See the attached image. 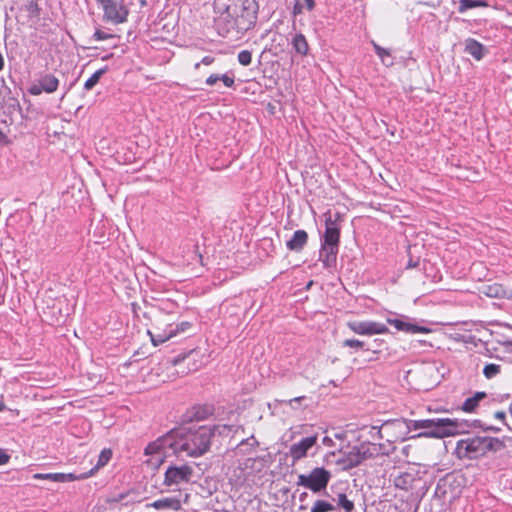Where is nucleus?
Listing matches in <instances>:
<instances>
[{"label":"nucleus","instance_id":"49","mask_svg":"<svg viewBox=\"0 0 512 512\" xmlns=\"http://www.w3.org/2000/svg\"><path fill=\"white\" fill-rule=\"evenodd\" d=\"M305 399L304 396H300V397H296V398H293V399H290L289 401H287V403L293 407V403H298L300 402L301 400Z\"/></svg>","mask_w":512,"mask_h":512},{"label":"nucleus","instance_id":"45","mask_svg":"<svg viewBox=\"0 0 512 512\" xmlns=\"http://www.w3.org/2000/svg\"><path fill=\"white\" fill-rule=\"evenodd\" d=\"M201 63L206 66H209L214 63V58L211 56H205L202 58Z\"/></svg>","mask_w":512,"mask_h":512},{"label":"nucleus","instance_id":"33","mask_svg":"<svg viewBox=\"0 0 512 512\" xmlns=\"http://www.w3.org/2000/svg\"><path fill=\"white\" fill-rule=\"evenodd\" d=\"M238 61L243 66H248L252 62V53L249 50H242L238 54Z\"/></svg>","mask_w":512,"mask_h":512},{"label":"nucleus","instance_id":"29","mask_svg":"<svg viewBox=\"0 0 512 512\" xmlns=\"http://www.w3.org/2000/svg\"><path fill=\"white\" fill-rule=\"evenodd\" d=\"M335 507L325 500H317L311 508V512H332Z\"/></svg>","mask_w":512,"mask_h":512},{"label":"nucleus","instance_id":"48","mask_svg":"<svg viewBox=\"0 0 512 512\" xmlns=\"http://www.w3.org/2000/svg\"><path fill=\"white\" fill-rule=\"evenodd\" d=\"M8 142L9 141L7 135L2 130H0V145H6Z\"/></svg>","mask_w":512,"mask_h":512},{"label":"nucleus","instance_id":"41","mask_svg":"<svg viewBox=\"0 0 512 512\" xmlns=\"http://www.w3.org/2000/svg\"><path fill=\"white\" fill-rule=\"evenodd\" d=\"M29 91L32 95H40L44 90L42 88L41 83L39 82L37 84L32 85Z\"/></svg>","mask_w":512,"mask_h":512},{"label":"nucleus","instance_id":"6","mask_svg":"<svg viewBox=\"0 0 512 512\" xmlns=\"http://www.w3.org/2000/svg\"><path fill=\"white\" fill-rule=\"evenodd\" d=\"M331 477L329 470L324 467H315L308 474H299L296 484L313 493H319L327 488Z\"/></svg>","mask_w":512,"mask_h":512},{"label":"nucleus","instance_id":"21","mask_svg":"<svg viewBox=\"0 0 512 512\" xmlns=\"http://www.w3.org/2000/svg\"><path fill=\"white\" fill-rule=\"evenodd\" d=\"M214 412V408L211 405H196L192 408L191 418L197 421L205 420L211 416Z\"/></svg>","mask_w":512,"mask_h":512},{"label":"nucleus","instance_id":"23","mask_svg":"<svg viewBox=\"0 0 512 512\" xmlns=\"http://www.w3.org/2000/svg\"><path fill=\"white\" fill-rule=\"evenodd\" d=\"M293 48L297 53L305 56L308 53L309 45L303 34H296L292 40Z\"/></svg>","mask_w":512,"mask_h":512},{"label":"nucleus","instance_id":"47","mask_svg":"<svg viewBox=\"0 0 512 512\" xmlns=\"http://www.w3.org/2000/svg\"><path fill=\"white\" fill-rule=\"evenodd\" d=\"M494 417L500 421H505V418H506V414L504 411H497L495 412L494 414Z\"/></svg>","mask_w":512,"mask_h":512},{"label":"nucleus","instance_id":"8","mask_svg":"<svg viewBox=\"0 0 512 512\" xmlns=\"http://www.w3.org/2000/svg\"><path fill=\"white\" fill-rule=\"evenodd\" d=\"M172 444V433L149 443L145 448V455L151 456V459H149L148 462L151 465L159 466L166 457V448L169 447L172 449Z\"/></svg>","mask_w":512,"mask_h":512},{"label":"nucleus","instance_id":"56","mask_svg":"<svg viewBox=\"0 0 512 512\" xmlns=\"http://www.w3.org/2000/svg\"><path fill=\"white\" fill-rule=\"evenodd\" d=\"M431 428H424L421 431H429Z\"/></svg>","mask_w":512,"mask_h":512},{"label":"nucleus","instance_id":"44","mask_svg":"<svg viewBox=\"0 0 512 512\" xmlns=\"http://www.w3.org/2000/svg\"><path fill=\"white\" fill-rule=\"evenodd\" d=\"M10 459V456L0 450V466L6 464Z\"/></svg>","mask_w":512,"mask_h":512},{"label":"nucleus","instance_id":"36","mask_svg":"<svg viewBox=\"0 0 512 512\" xmlns=\"http://www.w3.org/2000/svg\"><path fill=\"white\" fill-rule=\"evenodd\" d=\"M343 346L351 347L356 349H362L364 347V342L358 339H346L343 342Z\"/></svg>","mask_w":512,"mask_h":512},{"label":"nucleus","instance_id":"52","mask_svg":"<svg viewBox=\"0 0 512 512\" xmlns=\"http://www.w3.org/2000/svg\"><path fill=\"white\" fill-rule=\"evenodd\" d=\"M307 497V493L303 492L300 494V500L303 501Z\"/></svg>","mask_w":512,"mask_h":512},{"label":"nucleus","instance_id":"22","mask_svg":"<svg viewBox=\"0 0 512 512\" xmlns=\"http://www.w3.org/2000/svg\"><path fill=\"white\" fill-rule=\"evenodd\" d=\"M486 397L485 392H476L472 397L467 398L462 404V410L473 412L479 405V402Z\"/></svg>","mask_w":512,"mask_h":512},{"label":"nucleus","instance_id":"24","mask_svg":"<svg viewBox=\"0 0 512 512\" xmlns=\"http://www.w3.org/2000/svg\"><path fill=\"white\" fill-rule=\"evenodd\" d=\"M40 83L44 92L53 93L58 88L59 80L54 75L48 74L41 78Z\"/></svg>","mask_w":512,"mask_h":512},{"label":"nucleus","instance_id":"20","mask_svg":"<svg viewBox=\"0 0 512 512\" xmlns=\"http://www.w3.org/2000/svg\"><path fill=\"white\" fill-rule=\"evenodd\" d=\"M465 51L476 60H481L484 56L483 45L472 38H469L465 41Z\"/></svg>","mask_w":512,"mask_h":512},{"label":"nucleus","instance_id":"1","mask_svg":"<svg viewBox=\"0 0 512 512\" xmlns=\"http://www.w3.org/2000/svg\"><path fill=\"white\" fill-rule=\"evenodd\" d=\"M213 8L216 29L223 37H240L252 29L257 20V4L254 0H214Z\"/></svg>","mask_w":512,"mask_h":512},{"label":"nucleus","instance_id":"26","mask_svg":"<svg viewBox=\"0 0 512 512\" xmlns=\"http://www.w3.org/2000/svg\"><path fill=\"white\" fill-rule=\"evenodd\" d=\"M208 427L212 430V437L215 434H218L220 436H228L230 433L235 432V426L227 424H218Z\"/></svg>","mask_w":512,"mask_h":512},{"label":"nucleus","instance_id":"51","mask_svg":"<svg viewBox=\"0 0 512 512\" xmlns=\"http://www.w3.org/2000/svg\"><path fill=\"white\" fill-rule=\"evenodd\" d=\"M3 67H4V59H3L2 54L0 53V71L3 69Z\"/></svg>","mask_w":512,"mask_h":512},{"label":"nucleus","instance_id":"25","mask_svg":"<svg viewBox=\"0 0 512 512\" xmlns=\"http://www.w3.org/2000/svg\"><path fill=\"white\" fill-rule=\"evenodd\" d=\"M488 3L485 0H460L458 11L460 13L465 12L468 9L478 8V7H488Z\"/></svg>","mask_w":512,"mask_h":512},{"label":"nucleus","instance_id":"50","mask_svg":"<svg viewBox=\"0 0 512 512\" xmlns=\"http://www.w3.org/2000/svg\"><path fill=\"white\" fill-rule=\"evenodd\" d=\"M485 430H487V431H493V432H499V431H500V429H499V428L494 427V426H488V427H486V428H485Z\"/></svg>","mask_w":512,"mask_h":512},{"label":"nucleus","instance_id":"34","mask_svg":"<svg viewBox=\"0 0 512 512\" xmlns=\"http://www.w3.org/2000/svg\"><path fill=\"white\" fill-rule=\"evenodd\" d=\"M94 469H91L88 473H82L80 475H75L73 473L65 474V482L86 479L93 475Z\"/></svg>","mask_w":512,"mask_h":512},{"label":"nucleus","instance_id":"9","mask_svg":"<svg viewBox=\"0 0 512 512\" xmlns=\"http://www.w3.org/2000/svg\"><path fill=\"white\" fill-rule=\"evenodd\" d=\"M190 327L191 324L189 322L183 321L177 324H168L163 330L156 328L155 331H148V334L150 335L153 345L158 346L174 336L187 331Z\"/></svg>","mask_w":512,"mask_h":512},{"label":"nucleus","instance_id":"31","mask_svg":"<svg viewBox=\"0 0 512 512\" xmlns=\"http://www.w3.org/2000/svg\"><path fill=\"white\" fill-rule=\"evenodd\" d=\"M337 502L340 507H342L345 512H352L354 509V503L349 500L344 493H339L337 496Z\"/></svg>","mask_w":512,"mask_h":512},{"label":"nucleus","instance_id":"14","mask_svg":"<svg viewBox=\"0 0 512 512\" xmlns=\"http://www.w3.org/2000/svg\"><path fill=\"white\" fill-rule=\"evenodd\" d=\"M417 478L418 473L415 471L400 472L394 477L393 484L398 489L408 491L413 488Z\"/></svg>","mask_w":512,"mask_h":512},{"label":"nucleus","instance_id":"40","mask_svg":"<svg viewBox=\"0 0 512 512\" xmlns=\"http://www.w3.org/2000/svg\"><path fill=\"white\" fill-rule=\"evenodd\" d=\"M220 80L224 83L226 87H232L235 82L233 77H230L226 74L220 76Z\"/></svg>","mask_w":512,"mask_h":512},{"label":"nucleus","instance_id":"32","mask_svg":"<svg viewBox=\"0 0 512 512\" xmlns=\"http://www.w3.org/2000/svg\"><path fill=\"white\" fill-rule=\"evenodd\" d=\"M501 371V366L498 364L490 363L487 364L483 369V374L487 379H492L498 375Z\"/></svg>","mask_w":512,"mask_h":512},{"label":"nucleus","instance_id":"53","mask_svg":"<svg viewBox=\"0 0 512 512\" xmlns=\"http://www.w3.org/2000/svg\"><path fill=\"white\" fill-rule=\"evenodd\" d=\"M6 409V406L3 402H0V412L4 411Z\"/></svg>","mask_w":512,"mask_h":512},{"label":"nucleus","instance_id":"46","mask_svg":"<svg viewBox=\"0 0 512 512\" xmlns=\"http://www.w3.org/2000/svg\"><path fill=\"white\" fill-rule=\"evenodd\" d=\"M54 482H65V473H54Z\"/></svg>","mask_w":512,"mask_h":512},{"label":"nucleus","instance_id":"7","mask_svg":"<svg viewBox=\"0 0 512 512\" xmlns=\"http://www.w3.org/2000/svg\"><path fill=\"white\" fill-rule=\"evenodd\" d=\"M103 9V19L113 24L127 22L130 11L123 0H95Z\"/></svg>","mask_w":512,"mask_h":512},{"label":"nucleus","instance_id":"15","mask_svg":"<svg viewBox=\"0 0 512 512\" xmlns=\"http://www.w3.org/2000/svg\"><path fill=\"white\" fill-rule=\"evenodd\" d=\"M361 463L382 453V446L371 442H363L355 446Z\"/></svg>","mask_w":512,"mask_h":512},{"label":"nucleus","instance_id":"42","mask_svg":"<svg viewBox=\"0 0 512 512\" xmlns=\"http://www.w3.org/2000/svg\"><path fill=\"white\" fill-rule=\"evenodd\" d=\"M220 80V76L217 74H212L206 79V84L209 86H213Z\"/></svg>","mask_w":512,"mask_h":512},{"label":"nucleus","instance_id":"55","mask_svg":"<svg viewBox=\"0 0 512 512\" xmlns=\"http://www.w3.org/2000/svg\"><path fill=\"white\" fill-rule=\"evenodd\" d=\"M509 412H510V414L512 416V403L509 405Z\"/></svg>","mask_w":512,"mask_h":512},{"label":"nucleus","instance_id":"28","mask_svg":"<svg viewBox=\"0 0 512 512\" xmlns=\"http://www.w3.org/2000/svg\"><path fill=\"white\" fill-rule=\"evenodd\" d=\"M107 71V68H101L99 70H97L96 72H94L85 82L84 84V88L86 90H91L100 80V78L102 77V75L104 73H106Z\"/></svg>","mask_w":512,"mask_h":512},{"label":"nucleus","instance_id":"2","mask_svg":"<svg viewBox=\"0 0 512 512\" xmlns=\"http://www.w3.org/2000/svg\"><path fill=\"white\" fill-rule=\"evenodd\" d=\"M469 427L468 423L458 419L433 418L422 420L396 419L387 421L384 431L395 430L405 438H445L462 434Z\"/></svg>","mask_w":512,"mask_h":512},{"label":"nucleus","instance_id":"10","mask_svg":"<svg viewBox=\"0 0 512 512\" xmlns=\"http://www.w3.org/2000/svg\"><path fill=\"white\" fill-rule=\"evenodd\" d=\"M347 327L355 334L363 336L387 334L389 332L385 324L376 321H349Z\"/></svg>","mask_w":512,"mask_h":512},{"label":"nucleus","instance_id":"4","mask_svg":"<svg viewBox=\"0 0 512 512\" xmlns=\"http://www.w3.org/2000/svg\"><path fill=\"white\" fill-rule=\"evenodd\" d=\"M505 447L502 440L488 436H472L457 442L455 452L460 459H476L489 451H499Z\"/></svg>","mask_w":512,"mask_h":512},{"label":"nucleus","instance_id":"12","mask_svg":"<svg viewBox=\"0 0 512 512\" xmlns=\"http://www.w3.org/2000/svg\"><path fill=\"white\" fill-rule=\"evenodd\" d=\"M386 321L388 324L395 327L398 331L408 334H428L432 331L430 328L414 323L411 318L405 315H399L398 317H388Z\"/></svg>","mask_w":512,"mask_h":512},{"label":"nucleus","instance_id":"30","mask_svg":"<svg viewBox=\"0 0 512 512\" xmlns=\"http://www.w3.org/2000/svg\"><path fill=\"white\" fill-rule=\"evenodd\" d=\"M376 54L381 59L382 63L386 66L392 65V61L387 62L386 59L391 57V53L388 49H385L375 42H372Z\"/></svg>","mask_w":512,"mask_h":512},{"label":"nucleus","instance_id":"18","mask_svg":"<svg viewBox=\"0 0 512 512\" xmlns=\"http://www.w3.org/2000/svg\"><path fill=\"white\" fill-rule=\"evenodd\" d=\"M338 463L343 466L344 469H351L361 464L359 455L356 447H352L348 452L344 453L342 458L338 460Z\"/></svg>","mask_w":512,"mask_h":512},{"label":"nucleus","instance_id":"43","mask_svg":"<svg viewBox=\"0 0 512 512\" xmlns=\"http://www.w3.org/2000/svg\"><path fill=\"white\" fill-rule=\"evenodd\" d=\"M301 2L304 4L305 9H307L308 11H312L315 7L314 0H301Z\"/></svg>","mask_w":512,"mask_h":512},{"label":"nucleus","instance_id":"37","mask_svg":"<svg viewBox=\"0 0 512 512\" xmlns=\"http://www.w3.org/2000/svg\"><path fill=\"white\" fill-rule=\"evenodd\" d=\"M304 8H305V6L301 2V0H295L294 6H293V9H292V14L294 16L300 15V14L303 13Z\"/></svg>","mask_w":512,"mask_h":512},{"label":"nucleus","instance_id":"38","mask_svg":"<svg viewBox=\"0 0 512 512\" xmlns=\"http://www.w3.org/2000/svg\"><path fill=\"white\" fill-rule=\"evenodd\" d=\"M33 478L37 480L54 481V473H37L33 475Z\"/></svg>","mask_w":512,"mask_h":512},{"label":"nucleus","instance_id":"11","mask_svg":"<svg viewBox=\"0 0 512 512\" xmlns=\"http://www.w3.org/2000/svg\"><path fill=\"white\" fill-rule=\"evenodd\" d=\"M192 474L193 469L187 464L181 466H169L165 472L163 484L166 486H173L189 482Z\"/></svg>","mask_w":512,"mask_h":512},{"label":"nucleus","instance_id":"5","mask_svg":"<svg viewBox=\"0 0 512 512\" xmlns=\"http://www.w3.org/2000/svg\"><path fill=\"white\" fill-rule=\"evenodd\" d=\"M325 233L319 251V260L324 267H332L336 263V256L339 250L340 229L329 217L325 222Z\"/></svg>","mask_w":512,"mask_h":512},{"label":"nucleus","instance_id":"35","mask_svg":"<svg viewBox=\"0 0 512 512\" xmlns=\"http://www.w3.org/2000/svg\"><path fill=\"white\" fill-rule=\"evenodd\" d=\"M110 458H111V451L104 449L99 455L97 467L106 465L108 463V461L110 460Z\"/></svg>","mask_w":512,"mask_h":512},{"label":"nucleus","instance_id":"54","mask_svg":"<svg viewBox=\"0 0 512 512\" xmlns=\"http://www.w3.org/2000/svg\"><path fill=\"white\" fill-rule=\"evenodd\" d=\"M124 498V495L121 494L118 498L113 499V501L118 502Z\"/></svg>","mask_w":512,"mask_h":512},{"label":"nucleus","instance_id":"16","mask_svg":"<svg viewBox=\"0 0 512 512\" xmlns=\"http://www.w3.org/2000/svg\"><path fill=\"white\" fill-rule=\"evenodd\" d=\"M481 293L489 298H509L511 294L498 283L485 284L480 289Z\"/></svg>","mask_w":512,"mask_h":512},{"label":"nucleus","instance_id":"17","mask_svg":"<svg viewBox=\"0 0 512 512\" xmlns=\"http://www.w3.org/2000/svg\"><path fill=\"white\" fill-rule=\"evenodd\" d=\"M308 234L304 230H297L294 232L292 238L287 241L286 246L291 251H301L306 245Z\"/></svg>","mask_w":512,"mask_h":512},{"label":"nucleus","instance_id":"13","mask_svg":"<svg viewBox=\"0 0 512 512\" xmlns=\"http://www.w3.org/2000/svg\"><path fill=\"white\" fill-rule=\"evenodd\" d=\"M317 443V435L305 437L299 442L294 443L289 448V455L293 464L307 456L308 450Z\"/></svg>","mask_w":512,"mask_h":512},{"label":"nucleus","instance_id":"3","mask_svg":"<svg viewBox=\"0 0 512 512\" xmlns=\"http://www.w3.org/2000/svg\"><path fill=\"white\" fill-rule=\"evenodd\" d=\"M172 450L177 456L197 458L204 455L210 448L212 430L208 426L192 429H179L172 432Z\"/></svg>","mask_w":512,"mask_h":512},{"label":"nucleus","instance_id":"39","mask_svg":"<svg viewBox=\"0 0 512 512\" xmlns=\"http://www.w3.org/2000/svg\"><path fill=\"white\" fill-rule=\"evenodd\" d=\"M111 37H112V35L104 32L102 30H96L95 33H94V38L96 40H99V41L100 40H106V39L111 38Z\"/></svg>","mask_w":512,"mask_h":512},{"label":"nucleus","instance_id":"27","mask_svg":"<svg viewBox=\"0 0 512 512\" xmlns=\"http://www.w3.org/2000/svg\"><path fill=\"white\" fill-rule=\"evenodd\" d=\"M385 424H386V422L381 427L372 426L370 428L369 434L372 439H383L385 436L389 437V436H391V434L397 433V431H395V430H388V433H386L384 431Z\"/></svg>","mask_w":512,"mask_h":512},{"label":"nucleus","instance_id":"19","mask_svg":"<svg viewBox=\"0 0 512 512\" xmlns=\"http://www.w3.org/2000/svg\"><path fill=\"white\" fill-rule=\"evenodd\" d=\"M149 506L157 510L171 509L178 511L181 509V502L178 498H162L149 504Z\"/></svg>","mask_w":512,"mask_h":512}]
</instances>
